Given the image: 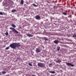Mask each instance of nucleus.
I'll return each instance as SVG.
<instances>
[{"mask_svg": "<svg viewBox=\"0 0 76 76\" xmlns=\"http://www.w3.org/2000/svg\"><path fill=\"white\" fill-rule=\"evenodd\" d=\"M20 46V43H14L10 45V47L13 49H15L16 48H19Z\"/></svg>", "mask_w": 76, "mask_h": 76, "instance_id": "f257e3e1", "label": "nucleus"}, {"mask_svg": "<svg viewBox=\"0 0 76 76\" xmlns=\"http://www.w3.org/2000/svg\"><path fill=\"white\" fill-rule=\"evenodd\" d=\"M37 65L38 66L40 67H45L44 64L41 63H38Z\"/></svg>", "mask_w": 76, "mask_h": 76, "instance_id": "f03ea898", "label": "nucleus"}, {"mask_svg": "<svg viewBox=\"0 0 76 76\" xmlns=\"http://www.w3.org/2000/svg\"><path fill=\"white\" fill-rule=\"evenodd\" d=\"M10 29H11L12 30L13 32H14L15 33H16V34H18L19 32L15 28H12V27H10Z\"/></svg>", "mask_w": 76, "mask_h": 76, "instance_id": "7ed1b4c3", "label": "nucleus"}, {"mask_svg": "<svg viewBox=\"0 0 76 76\" xmlns=\"http://www.w3.org/2000/svg\"><path fill=\"white\" fill-rule=\"evenodd\" d=\"M66 64L67 66H71V67H74V65L72 64L71 63L67 62L66 63Z\"/></svg>", "mask_w": 76, "mask_h": 76, "instance_id": "20e7f679", "label": "nucleus"}, {"mask_svg": "<svg viewBox=\"0 0 76 76\" xmlns=\"http://www.w3.org/2000/svg\"><path fill=\"white\" fill-rule=\"evenodd\" d=\"M35 18L36 19H37V20H40L41 17L37 15L35 17Z\"/></svg>", "mask_w": 76, "mask_h": 76, "instance_id": "39448f33", "label": "nucleus"}, {"mask_svg": "<svg viewBox=\"0 0 76 76\" xmlns=\"http://www.w3.org/2000/svg\"><path fill=\"white\" fill-rule=\"evenodd\" d=\"M36 51L37 53L41 52V50L39 48H37L36 50Z\"/></svg>", "mask_w": 76, "mask_h": 76, "instance_id": "423d86ee", "label": "nucleus"}, {"mask_svg": "<svg viewBox=\"0 0 76 76\" xmlns=\"http://www.w3.org/2000/svg\"><path fill=\"white\" fill-rule=\"evenodd\" d=\"M26 35H27V37H32V36H33V35H31L29 34H26Z\"/></svg>", "mask_w": 76, "mask_h": 76, "instance_id": "0eeeda50", "label": "nucleus"}, {"mask_svg": "<svg viewBox=\"0 0 76 76\" xmlns=\"http://www.w3.org/2000/svg\"><path fill=\"white\" fill-rule=\"evenodd\" d=\"M58 42V41L57 40H55L54 42V44H57Z\"/></svg>", "mask_w": 76, "mask_h": 76, "instance_id": "6e6552de", "label": "nucleus"}, {"mask_svg": "<svg viewBox=\"0 0 76 76\" xmlns=\"http://www.w3.org/2000/svg\"><path fill=\"white\" fill-rule=\"evenodd\" d=\"M24 3V1H23V0H21L20 4L22 5Z\"/></svg>", "mask_w": 76, "mask_h": 76, "instance_id": "1a4fd4ad", "label": "nucleus"}, {"mask_svg": "<svg viewBox=\"0 0 76 76\" xmlns=\"http://www.w3.org/2000/svg\"><path fill=\"white\" fill-rule=\"evenodd\" d=\"M61 60H60V59H58V61H56V63H60V62H61Z\"/></svg>", "mask_w": 76, "mask_h": 76, "instance_id": "9d476101", "label": "nucleus"}, {"mask_svg": "<svg viewBox=\"0 0 76 76\" xmlns=\"http://www.w3.org/2000/svg\"><path fill=\"white\" fill-rule=\"evenodd\" d=\"M49 73H52V74H54L55 73V71H49Z\"/></svg>", "mask_w": 76, "mask_h": 76, "instance_id": "9b49d317", "label": "nucleus"}, {"mask_svg": "<svg viewBox=\"0 0 76 76\" xmlns=\"http://www.w3.org/2000/svg\"><path fill=\"white\" fill-rule=\"evenodd\" d=\"M16 11H17L16 10L14 9L12 10V12L13 13V12H16Z\"/></svg>", "mask_w": 76, "mask_h": 76, "instance_id": "f8f14e48", "label": "nucleus"}, {"mask_svg": "<svg viewBox=\"0 0 76 76\" xmlns=\"http://www.w3.org/2000/svg\"><path fill=\"white\" fill-rule=\"evenodd\" d=\"M2 73L3 75H4V74H6V72L5 71H3L2 72Z\"/></svg>", "mask_w": 76, "mask_h": 76, "instance_id": "ddd939ff", "label": "nucleus"}, {"mask_svg": "<svg viewBox=\"0 0 76 76\" xmlns=\"http://www.w3.org/2000/svg\"><path fill=\"white\" fill-rule=\"evenodd\" d=\"M62 14L64 15H65V16L67 15V14H66V13L64 12H63Z\"/></svg>", "mask_w": 76, "mask_h": 76, "instance_id": "4468645a", "label": "nucleus"}, {"mask_svg": "<svg viewBox=\"0 0 76 76\" xmlns=\"http://www.w3.org/2000/svg\"><path fill=\"white\" fill-rule=\"evenodd\" d=\"M12 26L13 27V28H16V26H15L14 24H12Z\"/></svg>", "mask_w": 76, "mask_h": 76, "instance_id": "2eb2a0df", "label": "nucleus"}, {"mask_svg": "<svg viewBox=\"0 0 76 76\" xmlns=\"http://www.w3.org/2000/svg\"><path fill=\"white\" fill-rule=\"evenodd\" d=\"M60 48L59 47H58L57 48V50L58 51H60Z\"/></svg>", "mask_w": 76, "mask_h": 76, "instance_id": "dca6fc26", "label": "nucleus"}, {"mask_svg": "<svg viewBox=\"0 0 76 76\" xmlns=\"http://www.w3.org/2000/svg\"><path fill=\"white\" fill-rule=\"evenodd\" d=\"M10 48V47L9 46L7 47L6 48L5 50H8Z\"/></svg>", "mask_w": 76, "mask_h": 76, "instance_id": "f3484780", "label": "nucleus"}, {"mask_svg": "<svg viewBox=\"0 0 76 76\" xmlns=\"http://www.w3.org/2000/svg\"><path fill=\"white\" fill-rule=\"evenodd\" d=\"M33 6H34V7H37V6L36 5H35V4H32Z\"/></svg>", "mask_w": 76, "mask_h": 76, "instance_id": "a211bd4d", "label": "nucleus"}, {"mask_svg": "<svg viewBox=\"0 0 76 76\" xmlns=\"http://www.w3.org/2000/svg\"><path fill=\"white\" fill-rule=\"evenodd\" d=\"M57 6H54V9H57Z\"/></svg>", "mask_w": 76, "mask_h": 76, "instance_id": "6ab92c4d", "label": "nucleus"}, {"mask_svg": "<svg viewBox=\"0 0 76 76\" xmlns=\"http://www.w3.org/2000/svg\"><path fill=\"white\" fill-rule=\"evenodd\" d=\"M28 64L30 66H32V65L31 63H28Z\"/></svg>", "mask_w": 76, "mask_h": 76, "instance_id": "aec40b11", "label": "nucleus"}, {"mask_svg": "<svg viewBox=\"0 0 76 76\" xmlns=\"http://www.w3.org/2000/svg\"><path fill=\"white\" fill-rule=\"evenodd\" d=\"M5 34L6 35H9V33H8V32H6V33H5Z\"/></svg>", "mask_w": 76, "mask_h": 76, "instance_id": "412c9836", "label": "nucleus"}, {"mask_svg": "<svg viewBox=\"0 0 76 76\" xmlns=\"http://www.w3.org/2000/svg\"><path fill=\"white\" fill-rule=\"evenodd\" d=\"M44 38L46 41H47L48 40V39L45 37H44Z\"/></svg>", "mask_w": 76, "mask_h": 76, "instance_id": "4be33fe9", "label": "nucleus"}, {"mask_svg": "<svg viewBox=\"0 0 76 76\" xmlns=\"http://www.w3.org/2000/svg\"><path fill=\"white\" fill-rule=\"evenodd\" d=\"M51 65H52V64L50 63L49 64V67H51Z\"/></svg>", "mask_w": 76, "mask_h": 76, "instance_id": "5701e85b", "label": "nucleus"}, {"mask_svg": "<svg viewBox=\"0 0 76 76\" xmlns=\"http://www.w3.org/2000/svg\"><path fill=\"white\" fill-rule=\"evenodd\" d=\"M0 15H3V14L2 12H0Z\"/></svg>", "mask_w": 76, "mask_h": 76, "instance_id": "b1692460", "label": "nucleus"}, {"mask_svg": "<svg viewBox=\"0 0 76 76\" xmlns=\"http://www.w3.org/2000/svg\"><path fill=\"white\" fill-rule=\"evenodd\" d=\"M72 37L73 38H75V34H74V35H73L72 36Z\"/></svg>", "mask_w": 76, "mask_h": 76, "instance_id": "393cba45", "label": "nucleus"}, {"mask_svg": "<svg viewBox=\"0 0 76 76\" xmlns=\"http://www.w3.org/2000/svg\"><path fill=\"white\" fill-rule=\"evenodd\" d=\"M48 3H50V2H48Z\"/></svg>", "mask_w": 76, "mask_h": 76, "instance_id": "a878e982", "label": "nucleus"}, {"mask_svg": "<svg viewBox=\"0 0 76 76\" xmlns=\"http://www.w3.org/2000/svg\"><path fill=\"white\" fill-rule=\"evenodd\" d=\"M32 76H35L34 75H33Z\"/></svg>", "mask_w": 76, "mask_h": 76, "instance_id": "bb28decb", "label": "nucleus"}, {"mask_svg": "<svg viewBox=\"0 0 76 76\" xmlns=\"http://www.w3.org/2000/svg\"><path fill=\"white\" fill-rule=\"evenodd\" d=\"M73 6H75V5H73Z\"/></svg>", "mask_w": 76, "mask_h": 76, "instance_id": "cd10ccee", "label": "nucleus"}, {"mask_svg": "<svg viewBox=\"0 0 76 76\" xmlns=\"http://www.w3.org/2000/svg\"><path fill=\"white\" fill-rule=\"evenodd\" d=\"M75 37H76V34H75Z\"/></svg>", "mask_w": 76, "mask_h": 76, "instance_id": "c85d7f7f", "label": "nucleus"}]
</instances>
